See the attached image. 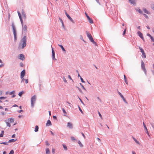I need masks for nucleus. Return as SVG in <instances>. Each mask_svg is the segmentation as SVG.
I'll return each mask as SVG.
<instances>
[{
	"instance_id": "obj_1",
	"label": "nucleus",
	"mask_w": 154,
	"mask_h": 154,
	"mask_svg": "<svg viewBox=\"0 0 154 154\" xmlns=\"http://www.w3.org/2000/svg\"><path fill=\"white\" fill-rule=\"evenodd\" d=\"M26 36H24L23 37L21 40V42H23L22 45L20 43L19 45V46L20 47L21 46H22V48H23L26 45Z\"/></svg>"
},
{
	"instance_id": "obj_2",
	"label": "nucleus",
	"mask_w": 154,
	"mask_h": 154,
	"mask_svg": "<svg viewBox=\"0 0 154 154\" xmlns=\"http://www.w3.org/2000/svg\"><path fill=\"white\" fill-rule=\"evenodd\" d=\"M87 35L88 36V38L89 40L91 41L92 42L93 44H96V42L94 41V40H93V38L92 37L91 35L88 32H87Z\"/></svg>"
},
{
	"instance_id": "obj_3",
	"label": "nucleus",
	"mask_w": 154,
	"mask_h": 154,
	"mask_svg": "<svg viewBox=\"0 0 154 154\" xmlns=\"http://www.w3.org/2000/svg\"><path fill=\"white\" fill-rule=\"evenodd\" d=\"M36 99V97L35 95H34L31 98V105L32 107H33L34 103H35Z\"/></svg>"
},
{
	"instance_id": "obj_4",
	"label": "nucleus",
	"mask_w": 154,
	"mask_h": 154,
	"mask_svg": "<svg viewBox=\"0 0 154 154\" xmlns=\"http://www.w3.org/2000/svg\"><path fill=\"white\" fill-rule=\"evenodd\" d=\"M141 66L142 69L144 72L145 74L146 75V70L145 67L144 63L143 61H142L141 62Z\"/></svg>"
},
{
	"instance_id": "obj_5",
	"label": "nucleus",
	"mask_w": 154,
	"mask_h": 154,
	"mask_svg": "<svg viewBox=\"0 0 154 154\" xmlns=\"http://www.w3.org/2000/svg\"><path fill=\"white\" fill-rule=\"evenodd\" d=\"M139 49L140 50V52H141L142 53L143 56V57L144 58H146V55L145 54V52H144L143 50V48H140V47H139Z\"/></svg>"
},
{
	"instance_id": "obj_6",
	"label": "nucleus",
	"mask_w": 154,
	"mask_h": 154,
	"mask_svg": "<svg viewBox=\"0 0 154 154\" xmlns=\"http://www.w3.org/2000/svg\"><path fill=\"white\" fill-rule=\"evenodd\" d=\"M25 69L21 71L20 73V78H23L24 76L25 75Z\"/></svg>"
},
{
	"instance_id": "obj_7",
	"label": "nucleus",
	"mask_w": 154,
	"mask_h": 154,
	"mask_svg": "<svg viewBox=\"0 0 154 154\" xmlns=\"http://www.w3.org/2000/svg\"><path fill=\"white\" fill-rule=\"evenodd\" d=\"M23 25L22 26V30L24 32H26L27 31V26L26 25H23Z\"/></svg>"
},
{
	"instance_id": "obj_8",
	"label": "nucleus",
	"mask_w": 154,
	"mask_h": 154,
	"mask_svg": "<svg viewBox=\"0 0 154 154\" xmlns=\"http://www.w3.org/2000/svg\"><path fill=\"white\" fill-rule=\"evenodd\" d=\"M12 27L13 29L14 36L17 35L16 29L13 23L12 24Z\"/></svg>"
},
{
	"instance_id": "obj_9",
	"label": "nucleus",
	"mask_w": 154,
	"mask_h": 154,
	"mask_svg": "<svg viewBox=\"0 0 154 154\" xmlns=\"http://www.w3.org/2000/svg\"><path fill=\"white\" fill-rule=\"evenodd\" d=\"M18 16H19V17L20 19V21H21V24L22 25H23V20L22 19V18L21 17V15L20 14V12L19 11H18Z\"/></svg>"
},
{
	"instance_id": "obj_10",
	"label": "nucleus",
	"mask_w": 154,
	"mask_h": 154,
	"mask_svg": "<svg viewBox=\"0 0 154 154\" xmlns=\"http://www.w3.org/2000/svg\"><path fill=\"white\" fill-rule=\"evenodd\" d=\"M137 33L139 35V36L143 40H144V38L143 36V34L140 32L138 31L137 32Z\"/></svg>"
},
{
	"instance_id": "obj_11",
	"label": "nucleus",
	"mask_w": 154,
	"mask_h": 154,
	"mask_svg": "<svg viewBox=\"0 0 154 154\" xmlns=\"http://www.w3.org/2000/svg\"><path fill=\"white\" fill-rule=\"evenodd\" d=\"M65 14L67 17L73 23V20L70 17V16L69 15L66 13L65 12Z\"/></svg>"
},
{
	"instance_id": "obj_12",
	"label": "nucleus",
	"mask_w": 154,
	"mask_h": 154,
	"mask_svg": "<svg viewBox=\"0 0 154 154\" xmlns=\"http://www.w3.org/2000/svg\"><path fill=\"white\" fill-rule=\"evenodd\" d=\"M129 2L131 4H133L134 5H136V2L135 0H128Z\"/></svg>"
},
{
	"instance_id": "obj_13",
	"label": "nucleus",
	"mask_w": 154,
	"mask_h": 154,
	"mask_svg": "<svg viewBox=\"0 0 154 154\" xmlns=\"http://www.w3.org/2000/svg\"><path fill=\"white\" fill-rule=\"evenodd\" d=\"M143 125L144 127L145 128V130H146V133L149 136V133L148 130L147 129L146 127V125H145V124L144 123H143Z\"/></svg>"
},
{
	"instance_id": "obj_14",
	"label": "nucleus",
	"mask_w": 154,
	"mask_h": 154,
	"mask_svg": "<svg viewBox=\"0 0 154 154\" xmlns=\"http://www.w3.org/2000/svg\"><path fill=\"white\" fill-rule=\"evenodd\" d=\"M67 126L68 127H69L70 128H72V124L70 122H68V123L67 124Z\"/></svg>"
},
{
	"instance_id": "obj_15",
	"label": "nucleus",
	"mask_w": 154,
	"mask_h": 154,
	"mask_svg": "<svg viewBox=\"0 0 154 154\" xmlns=\"http://www.w3.org/2000/svg\"><path fill=\"white\" fill-rule=\"evenodd\" d=\"M51 125V122L50 120H48L47 121V123L46 124V125L47 126H49Z\"/></svg>"
},
{
	"instance_id": "obj_16",
	"label": "nucleus",
	"mask_w": 154,
	"mask_h": 154,
	"mask_svg": "<svg viewBox=\"0 0 154 154\" xmlns=\"http://www.w3.org/2000/svg\"><path fill=\"white\" fill-rule=\"evenodd\" d=\"M20 59L21 60H23L25 59L24 56L23 54H20Z\"/></svg>"
},
{
	"instance_id": "obj_17",
	"label": "nucleus",
	"mask_w": 154,
	"mask_h": 154,
	"mask_svg": "<svg viewBox=\"0 0 154 154\" xmlns=\"http://www.w3.org/2000/svg\"><path fill=\"white\" fill-rule=\"evenodd\" d=\"M52 57L53 59L55 58V53L54 51V50L53 48H52Z\"/></svg>"
},
{
	"instance_id": "obj_18",
	"label": "nucleus",
	"mask_w": 154,
	"mask_h": 154,
	"mask_svg": "<svg viewBox=\"0 0 154 154\" xmlns=\"http://www.w3.org/2000/svg\"><path fill=\"white\" fill-rule=\"evenodd\" d=\"M8 120L11 123H13L14 122V119L12 118L8 119Z\"/></svg>"
},
{
	"instance_id": "obj_19",
	"label": "nucleus",
	"mask_w": 154,
	"mask_h": 154,
	"mask_svg": "<svg viewBox=\"0 0 154 154\" xmlns=\"http://www.w3.org/2000/svg\"><path fill=\"white\" fill-rule=\"evenodd\" d=\"M147 35L150 37L152 42H154V38L150 34L148 33L147 34Z\"/></svg>"
},
{
	"instance_id": "obj_20",
	"label": "nucleus",
	"mask_w": 154,
	"mask_h": 154,
	"mask_svg": "<svg viewBox=\"0 0 154 154\" xmlns=\"http://www.w3.org/2000/svg\"><path fill=\"white\" fill-rule=\"evenodd\" d=\"M143 11L144 12L147 14H150L149 12L148 11L146 8H143Z\"/></svg>"
},
{
	"instance_id": "obj_21",
	"label": "nucleus",
	"mask_w": 154,
	"mask_h": 154,
	"mask_svg": "<svg viewBox=\"0 0 154 154\" xmlns=\"http://www.w3.org/2000/svg\"><path fill=\"white\" fill-rule=\"evenodd\" d=\"M87 19H88L89 22L91 23H93V21L92 20L91 18H90V17H88V18Z\"/></svg>"
},
{
	"instance_id": "obj_22",
	"label": "nucleus",
	"mask_w": 154,
	"mask_h": 154,
	"mask_svg": "<svg viewBox=\"0 0 154 154\" xmlns=\"http://www.w3.org/2000/svg\"><path fill=\"white\" fill-rule=\"evenodd\" d=\"M124 79L125 81V82L126 83V84H127L128 85V81H127V80L126 77V76L125 75H124Z\"/></svg>"
},
{
	"instance_id": "obj_23",
	"label": "nucleus",
	"mask_w": 154,
	"mask_h": 154,
	"mask_svg": "<svg viewBox=\"0 0 154 154\" xmlns=\"http://www.w3.org/2000/svg\"><path fill=\"white\" fill-rule=\"evenodd\" d=\"M58 45L61 48L63 51H66L64 48L63 47V46L62 45Z\"/></svg>"
},
{
	"instance_id": "obj_24",
	"label": "nucleus",
	"mask_w": 154,
	"mask_h": 154,
	"mask_svg": "<svg viewBox=\"0 0 154 154\" xmlns=\"http://www.w3.org/2000/svg\"><path fill=\"white\" fill-rule=\"evenodd\" d=\"M38 126L37 125H36L35 126V128L34 131L35 132H37V131H38Z\"/></svg>"
},
{
	"instance_id": "obj_25",
	"label": "nucleus",
	"mask_w": 154,
	"mask_h": 154,
	"mask_svg": "<svg viewBox=\"0 0 154 154\" xmlns=\"http://www.w3.org/2000/svg\"><path fill=\"white\" fill-rule=\"evenodd\" d=\"M62 145L63 146V147L64 149L65 150H67V147L66 145H65V144H63Z\"/></svg>"
},
{
	"instance_id": "obj_26",
	"label": "nucleus",
	"mask_w": 154,
	"mask_h": 154,
	"mask_svg": "<svg viewBox=\"0 0 154 154\" xmlns=\"http://www.w3.org/2000/svg\"><path fill=\"white\" fill-rule=\"evenodd\" d=\"M78 143L79 144V145L80 146V147H82L83 146V145L82 144V143L79 140L78 141Z\"/></svg>"
},
{
	"instance_id": "obj_27",
	"label": "nucleus",
	"mask_w": 154,
	"mask_h": 154,
	"mask_svg": "<svg viewBox=\"0 0 154 154\" xmlns=\"http://www.w3.org/2000/svg\"><path fill=\"white\" fill-rule=\"evenodd\" d=\"M46 154H48L50 153V151L48 148H46Z\"/></svg>"
},
{
	"instance_id": "obj_28",
	"label": "nucleus",
	"mask_w": 154,
	"mask_h": 154,
	"mask_svg": "<svg viewBox=\"0 0 154 154\" xmlns=\"http://www.w3.org/2000/svg\"><path fill=\"white\" fill-rule=\"evenodd\" d=\"M22 16H23V17L25 18V19H26V15L25 14L24 12H23L22 13Z\"/></svg>"
},
{
	"instance_id": "obj_29",
	"label": "nucleus",
	"mask_w": 154,
	"mask_h": 154,
	"mask_svg": "<svg viewBox=\"0 0 154 154\" xmlns=\"http://www.w3.org/2000/svg\"><path fill=\"white\" fill-rule=\"evenodd\" d=\"M16 140L14 139H11V140H9L8 142L9 143H11V142H14L16 141Z\"/></svg>"
},
{
	"instance_id": "obj_30",
	"label": "nucleus",
	"mask_w": 154,
	"mask_h": 154,
	"mask_svg": "<svg viewBox=\"0 0 154 154\" xmlns=\"http://www.w3.org/2000/svg\"><path fill=\"white\" fill-rule=\"evenodd\" d=\"M4 132V131H2L1 134H0V137H3Z\"/></svg>"
},
{
	"instance_id": "obj_31",
	"label": "nucleus",
	"mask_w": 154,
	"mask_h": 154,
	"mask_svg": "<svg viewBox=\"0 0 154 154\" xmlns=\"http://www.w3.org/2000/svg\"><path fill=\"white\" fill-rule=\"evenodd\" d=\"M137 11H138L140 14H142V11L140 9H138L137 10Z\"/></svg>"
},
{
	"instance_id": "obj_32",
	"label": "nucleus",
	"mask_w": 154,
	"mask_h": 154,
	"mask_svg": "<svg viewBox=\"0 0 154 154\" xmlns=\"http://www.w3.org/2000/svg\"><path fill=\"white\" fill-rule=\"evenodd\" d=\"M80 85L81 86L82 88L83 89H84V90H85V91H86V89L85 88L84 86L81 83H80Z\"/></svg>"
},
{
	"instance_id": "obj_33",
	"label": "nucleus",
	"mask_w": 154,
	"mask_h": 154,
	"mask_svg": "<svg viewBox=\"0 0 154 154\" xmlns=\"http://www.w3.org/2000/svg\"><path fill=\"white\" fill-rule=\"evenodd\" d=\"M23 91H21L20 92L19 94H18V95L20 96H21V95H22V94H23Z\"/></svg>"
},
{
	"instance_id": "obj_34",
	"label": "nucleus",
	"mask_w": 154,
	"mask_h": 154,
	"mask_svg": "<svg viewBox=\"0 0 154 154\" xmlns=\"http://www.w3.org/2000/svg\"><path fill=\"white\" fill-rule=\"evenodd\" d=\"M14 154V150H11L9 154Z\"/></svg>"
},
{
	"instance_id": "obj_35",
	"label": "nucleus",
	"mask_w": 154,
	"mask_h": 154,
	"mask_svg": "<svg viewBox=\"0 0 154 154\" xmlns=\"http://www.w3.org/2000/svg\"><path fill=\"white\" fill-rule=\"evenodd\" d=\"M98 114L100 116V118H101V119H103V117L102 116V115H101L100 113L99 112H98Z\"/></svg>"
},
{
	"instance_id": "obj_36",
	"label": "nucleus",
	"mask_w": 154,
	"mask_h": 154,
	"mask_svg": "<svg viewBox=\"0 0 154 154\" xmlns=\"http://www.w3.org/2000/svg\"><path fill=\"white\" fill-rule=\"evenodd\" d=\"M133 139L137 143H138V144H139V142L137 140L135 139L134 138V137H133Z\"/></svg>"
},
{
	"instance_id": "obj_37",
	"label": "nucleus",
	"mask_w": 154,
	"mask_h": 154,
	"mask_svg": "<svg viewBox=\"0 0 154 154\" xmlns=\"http://www.w3.org/2000/svg\"><path fill=\"white\" fill-rule=\"evenodd\" d=\"M6 124H7V126L10 127L11 126L10 124L8 122H6Z\"/></svg>"
},
{
	"instance_id": "obj_38",
	"label": "nucleus",
	"mask_w": 154,
	"mask_h": 154,
	"mask_svg": "<svg viewBox=\"0 0 154 154\" xmlns=\"http://www.w3.org/2000/svg\"><path fill=\"white\" fill-rule=\"evenodd\" d=\"M80 78L81 80V82L83 83H85V82L83 80V79L81 77V76L80 77Z\"/></svg>"
},
{
	"instance_id": "obj_39",
	"label": "nucleus",
	"mask_w": 154,
	"mask_h": 154,
	"mask_svg": "<svg viewBox=\"0 0 154 154\" xmlns=\"http://www.w3.org/2000/svg\"><path fill=\"white\" fill-rule=\"evenodd\" d=\"M79 109L80 111L83 114V112L79 106Z\"/></svg>"
},
{
	"instance_id": "obj_40",
	"label": "nucleus",
	"mask_w": 154,
	"mask_h": 154,
	"mask_svg": "<svg viewBox=\"0 0 154 154\" xmlns=\"http://www.w3.org/2000/svg\"><path fill=\"white\" fill-rule=\"evenodd\" d=\"M15 91H12V92H10L9 93V94L10 95H12L13 94H14V93Z\"/></svg>"
},
{
	"instance_id": "obj_41",
	"label": "nucleus",
	"mask_w": 154,
	"mask_h": 154,
	"mask_svg": "<svg viewBox=\"0 0 154 154\" xmlns=\"http://www.w3.org/2000/svg\"><path fill=\"white\" fill-rule=\"evenodd\" d=\"M6 98V97H0V100H3V99H5Z\"/></svg>"
},
{
	"instance_id": "obj_42",
	"label": "nucleus",
	"mask_w": 154,
	"mask_h": 154,
	"mask_svg": "<svg viewBox=\"0 0 154 154\" xmlns=\"http://www.w3.org/2000/svg\"><path fill=\"white\" fill-rule=\"evenodd\" d=\"M45 143H46V144L48 146L49 145V144L48 143V141H46L45 142Z\"/></svg>"
},
{
	"instance_id": "obj_43",
	"label": "nucleus",
	"mask_w": 154,
	"mask_h": 154,
	"mask_svg": "<svg viewBox=\"0 0 154 154\" xmlns=\"http://www.w3.org/2000/svg\"><path fill=\"white\" fill-rule=\"evenodd\" d=\"M20 66L21 67H23V64L22 63H20Z\"/></svg>"
},
{
	"instance_id": "obj_44",
	"label": "nucleus",
	"mask_w": 154,
	"mask_h": 154,
	"mask_svg": "<svg viewBox=\"0 0 154 154\" xmlns=\"http://www.w3.org/2000/svg\"><path fill=\"white\" fill-rule=\"evenodd\" d=\"M1 144H5V145H7L8 143H6V142H2V143H1Z\"/></svg>"
},
{
	"instance_id": "obj_45",
	"label": "nucleus",
	"mask_w": 154,
	"mask_h": 154,
	"mask_svg": "<svg viewBox=\"0 0 154 154\" xmlns=\"http://www.w3.org/2000/svg\"><path fill=\"white\" fill-rule=\"evenodd\" d=\"M62 110H63V112L64 113L66 114V113L65 110L64 109H63Z\"/></svg>"
},
{
	"instance_id": "obj_46",
	"label": "nucleus",
	"mask_w": 154,
	"mask_h": 154,
	"mask_svg": "<svg viewBox=\"0 0 154 154\" xmlns=\"http://www.w3.org/2000/svg\"><path fill=\"white\" fill-rule=\"evenodd\" d=\"M25 82L26 84H27L28 83V79H25Z\"/></svg>"
},
{
	"instance_id": "obj_47",
	"label": "nucleus",
	"mask_w": 154,
	"mask_h": 154,
	"mask_svg": "<svg viewBox=\"0 0 154 154\" xmlns=\"http://www.w3.org/2000/svg\"><path fill=\"white\" fill-rule=\"evenodd\" d=\"M71 139L72 140H75V138L74 137H71Z\"/></svg>"
},
{
	"instance_id": "obj_48",
	"label": "nucleus",
	"mask_w": 154,
	"mask_h": 154,
	"mask_svg": "<svg viewBox=\"0 0 154 154\" xmlns=\"http://www.w3.org/2000/svg\"><path fill=\"white\" fill-rule=\"evenodd\" d=\"M143 15L146 18H148V16L146 14H143Z\"/></svg>"
},
{
	"instance_id": "obj_49",
	"label": "nucleus",
	"mask_w": 154,
	"mask_h": 154,
	"mask_svg": "<svg viewBox=\"0 0 154 154\" xmlns=\"http://www.w3.org/2000/svg\"><path fill=\"white\" fill-rule=\"evenodd\" d=\"M17 35H14V40L15 41L17 40Z\"/></svg>"
},
{
	"instance_id": "obj_50",
	"label": "nucleus",
	"mask_w": 154,
	"mask_h": 154,
	"mask_svg": "<svg viewBox=\"0 0 154 154\" xmlns=\"http://www.w3.org/2000/svg\"><path fill=\"white\" fill-rule=\"evenodd\" d=\"M126 31V29H125V30H124V31L123 32V35H124L125 34Z\"/></svg>"
},
{
	"instance_id": "obj_51",
	"label": "nucleus",
	"mask_w": 154,
	"mask_h": 154,
	"mask_svg": "<svg viewBox=\"0 0 154 154\" xmlns=\"http://www.w3.org/2000/svg\"><path fill=\"white\" fill-rule=\"evenodd\" d=\"M85 14L87 17V18H88V17H89L88 15L85 12Z\"/></svg>"
},
{
	"instance_id": "obj_52",
	"label": "nucleus",
	"mask_w": 154,
	"mask_h": 154,
	"mask_svg": "<svg viewBox=\"0 0 154 154\" xmlns=\"http://www.w3.org/2000/svg\"><path fill=\"white\" fill-rule=\"evenodd\" d=\"M21 79H22V82H23L25 80V79H24L23 78H21Z\"/></svg>"
},
{
	"instance_id": "obj_53",
	"label": "nucleus",
	"mask_w": 154,
	"mask_h": 154,
	"mask_svg": "<svg viewBox=\"0 0 154 154\" xmlns=\"http://www.w3.org/2000/svg\"><path fill=\"white\" fill-rule=\"evenodd\" d=\"M151 125L154 129V123L151 124Z\"/></svg>"
},
{
	"instance_id": "obj_54",
	"label": "nucleus",
	"mask_w": 154,
	"mask_h": 154,
	"mask_svg": "<svg viewBox=\"0 0 154 154\" xmlns=\"http://www.w3.org/2000/svg\"><path fill=\"white\" fill-rule=\"evenodd\" d=\"M82 135L84 137V138H85V135L83 133H82Z\"/></svg>"
},
{
	"instance_id": "obj_55",
	"label": "nucleus",
	"mask_w": 154,
	"mask_h": 154,
	"mask_svg": "<svg viewBox=\"0 0 154 154\" xmlns=\"http://www.w3.org/2000/svg\"><path fill=\"white\" fill-rule=\"evenodd\" d=\"M15 137V134H13L12 136V137H13V138H14V137Z\"/></svg>"
},
{
	"instance_id": "obj_56",
	"label": "nucleus",
	"mask_w": 154,
	"mask_h": 154,
	"mask_svg": "<svg viewBox=\"0 0 154 154\" xmlns=\"http://www.w3.org/2000/svg\"><path fill=\"white\" fill-rule=\"evenodd\" d=\"M52 152L53 153H54L55 152V149H52Z\"/></svg>"
},
{
	"instance_id": "obj_57",
	"label": "nucleus",
	"mask_w": 154,
	"mask_h": 154,
	"mask_svg": "<svg viewBox=\"0 0 154 154\" xmlns=\"http://www.w3.org/2000/svg\"><path fill=\"white\" fill-rule=\"evenodd\" d=\"M118 94H119V95L120 96V97L122 95V94H121V93H120V92L118 91Z\"/></svg>"
},
{
	"instance_id": "obj_58",
	"label": "nucleus",
	"mask_w": 154,
	"mask_h": 154,
	"mask_svg": "<svg viewBox=\"0 0 154 154\" xmlns=\"http://www.w3.org/2000/svg\"><path fill=\"white\" fill-rule=\"evenodd\" d=\"M53 118L55 119H57V117H56L55 116H53Z\"/></svg>"
},
{
	"instance_id": "obj_59",
	"label": "nucleus",
	"mask_w": 154,
	"mask_h": 154,
	"mask_svg": "<svg viewBox=\"0 0 154 154\" xmlns=\"http://www.w3.org/2000/svg\"><path fill=\"white\" fill-rule=\"evenodd\" d=\"M152 9L153 10H154V5H153L152 7Z\"/></svg>"
},
{
	"instance_id": "obj_60",
	"label": "nucleus",
	"mask_w": 154,
	"mask_h": 154,
	"mask_svg": "<svg viewBox=\"0 0 154 154\" xmlns=\"http://www.w3.org/2000/svg\"><path fill=\"white\" fill-rule=\"evenodd\" d=\"M123 101L125 103H126V101L125 98L123 99Z\"/></svg>"
},
{
	"instance_id": "obj_61",
	"label": "nucleus",
	"mask_w": 154,
	"mask_h": 154,
	"mask_svg": "<svg viewBox=\"0 0 154 154\" xmlns=\"http://www.w3.org/2000/svg\"><path fill=\"white\" fill-rule=\"evenodd\" d=\"M132 154H136V153L134 151H132Z\"/></svg>"
},
{
	"instance_id": "obj_62",
	"label": "nucleus",
	"mask_w": 154,
	"mask_h": 154,
	"mask_svg": "<svg viewBox=\"0 0 154 154\" xmlns=\"http://www.w3.org/2000/svg\"><path fill=\"white\" fill-rule=\"evenodd\" d=\"M121 98H122V99H124V97H123V96L122 95L121 96Z\"/></svg>"
},
{
	"instance_id": "obj_63",
	"label": "nucleus",
	"mask_w": 154,
	"mask_h": 154,
	"mask_svg": "<svg viewBox=\"0 0 154 154\" xmlns=\"http://www.w3.org/2000/svg\"><path fill=\"white\" fill-rule=\"evenodd\" d=\"M146 27H147V29H150V28H149V26H146Z\"/></svg>"
},
{
	"instance_id": "obj_64",
	"label": "nucleus",
	"mask_w": 154,
	"mask_h": 154,
	"mask_svg": "<svg viewBox=\"0 0 154 154\" xmlns=\"http://www.w3.org/2000/svg\"><path fill=\"white\" fill-rule=\"evenodd\" d=\"M6 152L5 151H4L3 152V154H6Z\"/></svg>"
}]
</instances>
